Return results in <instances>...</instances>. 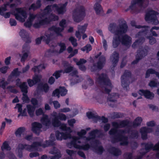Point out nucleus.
<instances>
[{
	"mask_svg": "<svg viewBox=\"0 0 159 159\" xmlns=\"http://www.w3.org/2000/svg\"><path fill=\"white\" fill-rule=\"evenodd\" d=\"M128 26L126 21L122 19L118 20L117 23H113L109 25V30L114 34L113 40V46L115 48L120 42L125 45L130 46L131 43L132 38L129 36L125 34L121 37V34L126 33Z\"/></svg>",
	"mask_w": 159,
	"mask_h": 159,
	"instance_id": "1",
	"label": "nucleus"
},
{
	"mask_svg": "<svg viewBox=\"0 0 159 159\" xmlns=\"http://www.w3.org/2000/svg\"><path fill=\"white\" fill-rule=\"evenodd\" d=\"M98 132V130H93L90 133L89 137H84V140L85 141V144L82 145H80L78 143H81V142L79 140L82 137L83 135L86 134V132L85 130L83 129L80 132H78L77 134L79 137H72L70 133L66 131L62 132V135L63 136V139L65 140L68 139H72L71 142L67 144V146L69 148H71L73 146L76 148L87 150L90 147V146L88 144V142L91 141L92 139H94Z\"/></svg>",
	"mask_w": 159,
	"mask_h": 159,
	"instance_id": "2",
	"label": "nucleus"
},
{
	"mask_svg": "<svg viewBox=\"0 0 159 159\" xmlns=\"http://www.w3.org/2000/svg\"><path fill=\"white\" fill-rule=\"evenodd\" d=\"M129 122L126 120H123L119 122H116L112 123V126L115 128H112L109 131V134L111 135H114V137L111 139L112 142H116L120 141V145L126 146L129 143L128 138L123 136L125 134V130L120 129L117 131L116 129L121 128L128 125Z\"/></svg>",
	"mask_w": 159,
	"mask_h": 159,
	"instance_id": "3",
	"label": "nucleus"
},
{
	"mask_svg": "<svg viewBox=\"0 0 159 159\" xmlns=\"http://www.w3.org/2000/svg\"><path fill=\"white\" fill-rule=\"evenodd\" d=\"M50 138L49 141H46V144L42 143L43 141L42 139L36 138L35 141L33 142L31 145L20 143L19 145L18 148L19 149H25L29 152H32L38 150V148L39 146L45 148L50 145H54L55 143L53 142L55 139L54 135L51 134Z\"/></svg>",
	"mask_w": 159,
	"mask_h": 159,
	"instance_id": "4",
	"label": "nucleus"
},
{
	"mask_svg": "<svg viewBox=\"0 0 159 159\" xmlns=\"http://www.w3.org/2000/svg\"><path fill=\"white\" fill-rule=\"evenodd\" d=\"M58 19L57 16L52 14V12L48 13L45 11V9L39 15V16L33 25L35 28L40 27L41 25L48 23L51 20H56Z\"/></svg>",
	"mask_w": 159,
	"mask_h": 159,
	"instance_id": "5",
	"label": "nucleus"
},
{
	"mask_svg": "<svg viewBox=\"0 0 159 159\" xmlns=\"http://www.w3.org/2000/svg\"><path fill=\"white\" fill-rule=\"evenodd\" d=\"M63 30V28L61 29L59 27L52 26L46 32L44 36H42L40 38H38L36 39V44H39L42 39L47 44H49L52 42L53 36L54 34L56 33L58 35H61V34L60 33Z\"/></svg>",
	"mask_w": 159,
	"mask_h": 159,
	"instance_id": "6",
	"label": "nucleus"
},
{
	"mask_svg": "<svg viewBox=\"0 0 159 159\" xmlns=\"http://www.w3.org/2000/svg\"><path fill=\"white\" fill-rule=\"evenodd\" d=\"M96 81L102 88L103 92L108 93L110 92L112 86L106 74H98L96 77Z\"/></svg>",
	"mask_w": 159,
	"mask_h": 159,
	"instance_id": "7",
	"label": "nucleus"
},
{
	"mask_svg": "<svg viewBox=\"0 0 159 159\" xmlns=\"http://www.w3.org/2000/svg\"><path fill=\"white\" fill-rule=\"evenodd\" d=\"M67 3L61 4L58 5L53 4L47 6L45 8V11L48 14L52 10H56L59 14H63L66 11Z\"/></svg>",
	"mask_w": 159,
	"mask_h": 159,
	"instance_id": "8",
	"label": "nucleus"
},
{
	"mask_svg": "<svg viewBox=\"0 0 159 159\" xmlns=\"http://www.w3.org/2000/svg\"><path fill=\"white\" fill-rule=\"evenodd\" d=\"M52 116L54 117L52 120V123L53 125L56 127H58L61 125V122L58 119L61 120H65L66 119V116L64 114L59 113L57 114L56 112H53Z\"/></svg>",
	"mask_w": 159,
	"mask_h": 159,
	"instance_id": "9",
	"label": "nucleus"
},
{
	"mask_svg": "<svg viewBox=\"0 0 159 159\" xmlns=\"http://www.w3.org/2000/svg\"><path fill=\"white\" fill-rule=\"evenodd\" d=\"M158 13L152 10H150L146 13L145 20L148 23H151L155 25L158 24V21L156 18V16Z\"/></svg>",
	"mask_w": 159,
	"mask_h": 159,
	"instance_id": "10",
	"label": "nucleus"
},
{
	"mask_svg": "<svg viewBox=\"0 0 159 159\" xmlns=\"http://www.w3.org/2000/svg\"><path fill=\"white\" fill-rule=\"evenodd\" d=\"M84 9L83 7L80 6L76 8L73 11V17L74 20L77 22L80 21L84 16Z\"/></svg>",
	"mask_w": 159,
	"mask_h": 159,
	"instance_id": "11",
	"label": "nucleus"
},
{
	"mask_svg": "<svg viewBox=\"0 0 159 159\" xmlns=\"http://www.w3.org/2000/svg\"><path fill=\"white\" fill-rule=\"evenodd\" d=\"M72 71L70 75L73 76L72 80H74V83H78L82 80V78L80 76H79L78 75V72L77 70L73 66H69L66 68L64 73H68Z\"/></svg>",
	"mask_w": 159,
	"mask_h": 159,
	"instance_id": "12",
	"label": "nucleus"
},
{
	"mask_svg": "<svg viewBox=\"0 0 159 159\" xmlns=\"http://www.w3.org/2000/svg\"><path fill=\"white\" fill-rule=\"evenodd\" d=\"M13 14L16 19L21 22H24L27 17L26 12L23 8H16Z\"/></svg>",
	"mask_w": 159,
	"mask_h": 159,
	"instance_id": "13",
	"label": "nucleus"
},
{
	"mask_svg": "<svg viewBox=\"0 0 159 159\" xmlns=\"http://www.w3.org/2000/svg\"><path fill=\"white\" fill-rule=\"evenodd\" d=\"M148 1V0H132L131 2L130 5L128 8L125 10V11L127 12L129 11L135 10L138 7H144V3Z\"/></svg>",
	"mask_w": 159,
	"mask_h": 159,
	"instance_id": "14",
	"label": "nucleus"
},
{
	"mask_svg": "<svg viewBox=\"0 0 159 159\" xmlns=\"http://www.w3.org/2000/svg\"><path fill=\"white\" fill-rule=\"evenodd\" d=\"M131 73L128 71H125L124 75L121 77V84L122 87L126 90L128 88V84L129 83V80L131 78Z\"/></svg>",
	"mask_w": 159,
	"mask_h": 159,
	"instance_id": "15",
	"label": "nucleus"
},
{
	"mask_svg": "<svg viewBox=\"0 0 159 159\" xmlns=\"http://www.w3.org/2000/svg\"><path fill=\"white\" fill-rule=\"evenodd\" d=\"M147 50L144 48L142 50H138V53L136 56V60L132 62L133 64L137 63L140 60L147 55Z\"/></svg>",
	"mask_w": 159,
	"mask_h": 159,
	"instance_id": "16",
	"label": "nucleus"
},
{
	"mask_svg": "<svg viewBox=\"0 0 159 159\" xmlns=\"http://www.w3.org/2000/svg\"><path fill=\"white\" fill-rule=\"evenodd\" d=\"M105 61V58L104 57L102 56L99 59L97 66L95 65H93L91 67L90 70L91 71H94L97 70L98 69H101L102 68L103 65Z\"/></svg>",
	"mask_w": 159,
	"mask_h": 159,
	"instance_id": "17",
	"label": "nucleus"
},
{
	"mask_svg": "<svg viewBox=\"0 0 159 159\" xmlns=\"http://www.w3.org/2000/svg\"><path fill=\"white\" fill-rule=\"evenodd\" d=\"M146 34H141L140 32H139L136 35V38L139 39L136 40L135 42L132 45V47L133 48H135L137 46L141 44L144 41V37H143V35H145Z\"/></svg>",
	"mask_w": 159,
	"mask_h": 159,
	"instance_id": "18",
	"label": "nucleus"
},
{
	"mask_svg": "<svg viewBox=\"0 0 159 159\" xmlns=\"http://www.w3.org/2000/svg\"><path fill=\"white\" fill-rule=\"evenodd\" d=\"M87 26L88 24H85L83 25H78V30L76 31L75 33V35L77 38L79 39H80L81 34L84 33Z\"/></svg>",
	"mask_w": 159,
	"mask_h": 159,
	"instance_id": "19",
	"label": "nucleus"
},
{
	"mask_svg": "<svg viewBox=\"0 0 159 159\" xmlns=\"http://www.w3.org/2000/svg\"><path fill=\"white\" fill-rule=\"evenodd\" d=\"M153 131L152 129L147 128L146 127H142L140 130L141 134V137L143 139H146L147 138V134L152 132Z\"/></svg>",
	"mask_w": 159,
	"mask_h": 159,
	"instance_id": "20",
	"label": "nucleus"
},
{
	"mask_svg": "<svg viewBox=\"0 0 159 159\" xmlns=\"http://www.w3.org/2000/svg\"><path fill=\"white\" fill-rule=\"evenodd\" d=\"M100 144V143L99 141L96 140L95 141L93 144L92 145L91 147L95 152L97 153L101 154L103 151V149Z\"/></svg>",
	"mask_w": 159,
	"mask_h": 159,
	"instance_id": "21",
	"label": "nucleus"
},
{
	"mask_svg": "<svg viewBox=\"0 0 159 159\" xmlns=\"http://www.w3.org/2000/svg\"><path fill=\"white\" fill-rule=\"evenodd\" d=\"M131 24L133 27H134L135 28L141 29L142 31L140 32L141 33V34H146V33H147L148 32V30L149 29V27L148 26H142L140 25H136L135 22L134 21L131 22Z\"/></svg>",
	"mask_w": 159,
	"mask_h": 159,
	"instance_id": "22",
	"label": "nucleus"
},
{
	"mask_svg": "<svg viewBox=\"0 0 159 159\" xmlns=\"http://www.w3.org/2000/svg\"><path fill=\"white\" fill-rule=\"evenodd\" d=\"M153 149L154 150H157L159 151V140L158 142L156 143L154 146L153 144L151 143H149L146 144L145 146V150L146 152L143 154V155L145 154V153L148 152L150 150Z\"/></svg>",
	"mask_w": 159,
	"mask_h": 159,
	"instance_id": "23",
	"label": "nucleus"
},
{
	"mask_svg": "<svg viewBox=\"0 0 159 159\" xmlns=\"http://www.w3.org/2000/svg\"><path fill=\"white\" fill-rule=\"evenodd\" d=\"M49 153L51 154L55 155L54 156L50 157V159H59L61 157L60 152L54 147H53L52 149L49 151Z\"/></svg>",
	"mask_w": 159,
	"mask_h": 159,
	"instance_id": "24",
	"label": "nucleus"
},
{
	"mask_svg": "<svg viewBox=\"0 0 159 159\" xmlns=\"http://www.w3.org/2000/svg\"><path fill=\"white\" fill-rule=\"evenodd\" d=\"M32 130L35 134H38L40 132L42 127V125L40 123L34 122L32 124Z\"/></svg>",
	"mask_w": 159,
	"mask_h": 159,
	"instance_id": "25",
	"label": "nucleus"
},
{
	"mask_svg": "<svg viewBox=\"0 0 159 159\" xmlns=\"http://www.w3.org/2000/svg\"><path fill=\"white\" fill-rule=\"evenodd\" d=\"M139 93L141 95H144L145 97L148 99H152L154 97V94L148 90H140Z\"/></svg>",
	"mask_w": 159,
	"mask_h": 159,
	"instance_id": "26",
	"label": "nucleus"
},
{
	"mask_svg": "<svg viewBox=\"0 0 159 159\" xmlns=\"http://www.w3.org/2000/svg\"><path fill=\"white\" fill-rule=\"evenodd\" d=\"M36 15L33 13L29 14V16L27 21L24 24V25L28 27H30L32 25V22L36 18Z\"/></svg>",
	"mask_w": 159,
	"mask_h": 159,
	"instance_id": "27",
	"label": "nucleus"
},
{
	"mask_svg": "<svg viewBox=\"0 0 159 159\" xmlns=\"http://www.w3.org/2000/svg\"><path fill=\"white\" fill-rule=\"evenodd\" d=\"M110 60L113 67L116 66L119 61V54L116 52H114L110 57Z\"/></svg>",
	"mask_w": 159,
	"mask_h": 159,
	"instance_id": "28",
	"label": "nucleus"
},
{
	"mask_svg": "<svg viewBox=\"0 0 159 159\" xmlns=\"http://www.w3.org/2000/svg\"><path fill=\"white\" fill-rule=\"evenodd\" d=\"M119 95L116 93H112L108 95L107 100L111 102H115L119 98Z\"/></svg>",
	"mask_w": 159,
	"mask_h": 159,
	"instance_id": "29",
	"label": "nucleus"
},
{
	"mask_svg": "<svg viewBox=\"0 0 159 159\" xmlns=\"http://www.w3.org/2000/svg\"><path fill=\"white\" fill-rule=\"evenodd\" d=\"M28 113L30 117H33L34 116V112L35 107L30 105H28L26 106Z\"/></svg>",
	"mask_w": 159,
	"mask_h": 159,
	"instance_id": "30",
	"label": "nucleus"
},
{
	"mask_svg": "<svg viewBox=\"0 0 159 159\" xmlns=\"http://www.w3.org/2000/svg\"><path fill=\"white\" fill-rule=\"evenodd\" d=\"M94 9L98 15H101L103 13V10L100 4L98 3H96L94 6Z\"/></svg>",
	"mask_w": 159,
	"mask_h": 159,
	"instance_id": "31",
	"label": "nucleus"
},
{
	"mask_svg": "<svg viewBox=\"0 0 159 159\" xmlns=\"http://www.w3.org/2000/svg\"><path fill=\"white\" fill-rule=\"evenodd\" d=\"M109 151L111 154L115 156H117L121 154V152L120 150L114 147L111 148Z\"/></svg>",
	"mask_w": 159,
	"mask_h": 159,
	"instance_id": "32",
	"label": "nucleus"
},
{
	"mask_svg": "<svg viewBox=\"0 0 159 159\" xmlns=\"http://www.w3.org/2000/svg\"><path fill=\"white\" fill-rule=\"evenodd\" d=\"M42 123L46 126H48L50 124V120L48 118L47 115H43L41 119Z\"/></svg>",
	"mask_w": 159,
	"mask_h": 159,
	"instance_id": "33",
	"label": "nucleus"
},
{
	"mask_svg": "<svg viewBox=\"0 0 159 159\" xmlns=\"http://www.w3.org/2000/svg\"><path fill=\"white\" fill-rule=\"evenodd\" d=\"M41 2L39 0H38L36 3L31 4L29 8V10L35 11L39 8L41 6Z\"/></svg>",
	"mask_w": 159,
	"mask_h": 159,
	"instance_id": "34",
	"label": "nucleus"
},
{
	"mask_svg": "<svg viewBox=\"0 0 159 159\" xmlns=\"http://www.w3.org/2000/svg\"><path fill=\"white\" fill-rule=\"evenodd\" d=\"M87 116L89 119H94V121L96 122L97 120L100 119V117L96 114H94L92 112H89L87 113Z\"/></svg>",
	"mask_w": 159,
	"mask_h": 159,
	"instance_id": "35",
	"label": "nucleus"
},
{
	"mask_svg": "<svg viewBox=\"0 0 159 159\" xmlns=\"http://www.w3.org/2000/svg\"><path fill=\"white\" fill-rule=\"evenodd\" d=\"M94 97L97 102L100 103H102L104 101V98L102 93L97 94Z\"/></svg>",
	"mask_w": 159,
	"mask_h": 159,
	"instance_id": "36",
	"label": "nucleus"
},
{
	"mask_svg": "<svg viewBox=\"0 0 159 159\" xmlns=\"http://www.w3.org/2000/svg\"><path fill=\"white\" fill-rule=\"evenodd\" d=\"M142 120L143 119L141 117H138L136 118L133 122V126L134 127H136L140 125Z\"/></svg>",
	"mask_w": 159,
	"mask_h": 159,
	"instance_id": "37",
	"label": "nucleus"
},
{
	"mask_svg": "<svg viewBox=\"0 0 159 159\" xmlns=\"http://www.w3.org/2000/svg\"><path fill=\"white\" fill-rule=\"evenodd\" d=\"M23 93H27L28 86L26 83L25 82H23L19 87Z\"/></svg>",
	"mask_w": 159,
	"mask_h": 159,
	"instance_id": "38",
	"label": "nucleus"
},
{
	"mask_svg": "<svg viewBox=\"0 0 159 159\" xmlns=\"http://www.w3.org/2000/svg\"><path fill=\"white\" fill-rule=\"evenodd\" d=\"M93 84V80L90 78H89L86 82L85 85H83V87L84 89H86L88 86H90Z\"/></svg>",
	"mask_w": 159,
	"mask_h": 159,
	"instance_id": "39",
	"label": "nucleus"
},
{
	"mask_svg": "<svg viewBox=\"0 0 159 159\" xmlns=\"http://www.w3.org/2000/svg\"><path fill=\"white\" fill-rule=\"evenodd\" d=\"M19 34L23 39L28 37L29 34L26 31L23 29L21 30L19 32Z\"/></svg>",
	"mask_w": 159,
	"mask_h": 159,
	"instance_id": "40",
	"label": "nucleus"
},
{
	"mask_svg": "<svg viewBox=\"0 0 159 159\" xmlns=\"http://www.w3.org/2000/svg\"><path fill=\"white\" fill-rule=\"evenodd\" d=\"M25 130V128L24 127H21L18 128L16 132V135L17 137H20L21 134Z\"/></svg>",
	"mask_w": 159,
	"mask_h": 159,
	"instance_id": "41",
	"label": "nucleus"
},
{
	"mask_svg": "<svg viewBox=\"0 0 159 159\" xmlns=\"http://www.w3.org/2000/svg\"><path fill=\"white\" fill-rule=\"evenodd\" d=\"M22 52L23 53L22 55L21 54H19V56L21 57V62H24L27 58L29 52Z\"/></svg>",
	"mask_w": 159,
	"mask_h": 159,
	"instance_id": "42",
	"label": "nucleus"
},
{
	"mask_svg": "<svg viewBox=\"0 0 159 159\" xmlns=\"http://www.w3.org/2000/svg\"><path fill=\"white\" fill-rule=\"evenodd\" d=\"M1 149L2 151L4 150H9L11 149V148L7 142H5L3 143Z\"/></svg>",
	"mask_w": 159,
	"mask_h": 159,
	"instance_id": "43",
	"label": "nucleus"
},
{
	"mask_svg": "<svg viewBox=\"0 0 159 159\" xmlns=\"http://www.w3.org/2000/svg\"><path fill=\"white\" fill-rule=\"evenodd\" d=\"M156 71L152 69H148L146 73L145 78H148L150 76V74H155Z\"/></svg>",
	"mask_w": 159,
	"mask_h": 159,
	"instance_id": "44",
	"label": "nucleus"
},
{
	"mask_svg": "<svg viewBox=\"0 0 159 159\" xmlns=\"http://www.w3.org/2000/svg\"><path fill=\"white\" fill-rule=\"evenodd\" d=\"M58 90L61 96L65 95L67 93V90L64 87H60Z\"/></svg>",
	"mask_w": 159,
	"mask_h": 159,
	"instance_id": "45",
	"label": "nucleus"
},
{
	"mask_svg": "<svg viewBox=\"0 0 159 159\" xmlns=\"http://www.w3.org/2000/svg\"><path fill=\"white\" fill-rule=\"evenodd\" d=\"M149 30H148V31L147 33V35H144L147 38H148L149 39V43L150 44H153L155 43L156 42V40L155 39L152 37H149L147 35L148 33L149 32Z\"/></svg>",
	"mask_w": 159,
	"mask_h": 159,
	"instance_id": "46",
	"label": "nucleus"
},
{
	"mask_svg": "<svg viewBox=\"0 0 159 159\" xmlns=\"http://www.w3.org/2000/svg\"><path fill=\"white\" fill-rule=\"evenodd\" d=\"M63 72L62 70L56 71L53 74L52 76H55L56 79H58L60 77L61 73Z\"/></svg>",
	"mask_w": 159,
	"mask_h": 159,
	"instance_id": "47",
	"label": "nucleus"
},
{
	"mask_svg": "<svg viewBox=\"0 0 159 159\" xmlns=\"http://www.w3.org/2000/svg\"><path fill=\"white\" fill-rule=\"evenodd\" d=\"M42 76L40 75H35L33 78V80L35 83L39 82L42 78Z\"/></svg>",
	"mask_w": 159,
	"mask_h": 159,
	"instance_id": "48",
	"label": "nucleus"
},
{
	"mask_svg": "<svg viewBox=\"0 0 159 159\" xmlns=\"http://www.w3.org/2000/svg\"><path fill=\"white\" fill-rule=\"evenodd\" d=\"M69 40L70 41L72 45L74 47H76L77 45V43L76 42V39L73 37H71L69 38Z\"/></svg>",
	"mask_w": 159,
	"mask_h": 159,
	"instance_id": "49",
	"label": "nucleus"
},
{
	"mask_svg": "<svg viewBox=\"0 0 159 159\" xmlns=\"http://www.w3.org/2000/svg\"><path fill=\"white\" fill-rule=\"evenodd\" d=\"M91 49V46L90 44H88L85 47L81 48L82 51H86L87 53H88Z\"/></svg>",
	"mask_w": 159,
	"mask_h": 159,
	"instance_id": "50",
	"label": "nucleus"
},
{
	"mask_svg": "<svg viewBox=\"0 0 159 159\" xmlns=\"http://www.w3.org/2000/svg\"><path fill=\"white\" fill-rule=\"evenodd\" d=\"M30 47L27 43H25L23 46L22 52H29Z\"/></svg>",
	"mask_w": 159,
	"mask_h": 159,
	"instance_id": "51",
	"label": "nucleus"
},
{
	"mask_svg": "<svg viewBox=\"0 0 159 159\" xmlns=\"http://www.w3.org/2000/svg\"><path fill=\"white\" fill-rule=\"evenodd\" d=\"M8 84V82L7 81H5L3 79L0 82V87L3 89H5Z\"/></svg>",
	"mask_w": 159,
	"mask_h": 159,
	"instance_id": "52",
	"label": "nucleus"
},
{
	"mask_svg": "<svg viewBox=\"0 0 159 159\" xmlns=\"http://www.w3.org/2000/svg\"><path fill=\"white\" fill-rule=\"evenodd\" d=\"M56 137L57 139L61 140L63 139L62 132L60 133L58 131H57L56 134Z\"/></svg>",
	"mask_w": 159,
	"mask_h": 159,
	"instance_id": "53",
	"label": "nucleus"
},
{
	"mask_svg": "<svg viewBox=\"0 0 159 159\" xmlns=\"http://www.w3.org/2000/svg\"><path fill=\"white\" fill-rule=\"evenodd\" d=\"M9 5V4L7 3L4 5L3 7L0 8V14L1 15H3V12L7 10V7Z\"/></svg>",
	"mask_w": 159,
	"mask_h": 159,
	"instance_id": "54",
	"label": "nucleus"
},
{
	"mask_svg": "<svg viewBox=\"0 0 159 159\" xmlns=\"http://www.w3.org/2000/svg\"><path fill=\"white\" fill-rule=\"evenodd\" d=\"M35 113L36 116H39L43 114V110L41 108H39L36 110Z\"/></svg>",
	"mask_w": 159,
	"mask_h": 159,
	"instance_id": "55",
	"label": "nucleus"
},
{
	"mask_svg": "<svg viewBox=\"0 0 159 159\" xmlns=\"http://www.w3.org/2000/svg\"><path fill=\"white\" fill-rule=\"evenodd\" d=\"M59 45L60 47L59 52L61 53L65 50L66 49V46L65 44L63 43H59Z\"/></svg>",
	"mask_w": 159,
	"mask_h": 159,
	"instance_id": "56",
	"label": "nucleus"
},
{
	"mask_svg": "<svg viewBox=\"0 0 159 159\" xmlns=\"http://www.w3.org/2000/svg\"><path fill=\"white\" fill-rule=\"evenodd\" d=\"M123 116L122 114L119 113L114 112L113 113V117L114 118H120L122 117Z\"/></svg>",
	"mask_w": 159,
	"mask_h": 159,
	"instance_id": "57",
	"label": "nucleus"
},
{
	"mask_svg": "<svg viewBox=\"0 0 159 159\" xmlns=\"http://www.w3.org/2000/svg\"><path fill=\"white\" fill-rule=\"evenodd\" d=\"M60 94L58 89H56L53 92L52 96H57L58 98H59L60 97Z\"/></svg>",
	"mask_w": 159,
	"mask_h": 159,
	"instance_id": "58",
	"label": "nucleus"
},
{
	"mask_svg": "<svg viewBox=\"0 0 159 159\" xmlns=\"http://www.w3.org/2000/svg\"><path fill=\"white\" fill-rule=\"evenodd\" d=\"M8 68V66H3L0 68V71L2 73H5L7 72V71Z\"/></svg>",
	"mask_w": 159,
	"mask_h": 159,
	"instance_id": "59",
	"label": "nucleus"
},
{
	"mask_svg": "<svg viewBox=\"0 0 159 159\" xmlns=\"http://www.w3.org/2000/svg\"><path fill=\"white\" fill-rule=\"evenodd\" d=\"M66 151L67 154L70 156H71L75 154V152L73 150L67 149Z\"/></svg>",
	"mask_w": 159,
	"mask_h": 159,
	"instance_id": "60",
	"label": "nucleus"
},
{
	"mask_svg": "<svg viewBox=\"0 0 159 159\" xmlns=\"http://www.w3.org/2000/svg\"><path fill=\"white\" fill-rule=\"evenodd\" d=\"M32 135L31 134H27L24 137V139L28 141H30L32 139Z\"/></svg>",
	"mask_w": 159,
	"mask_h": 159,
	"instance_id": "61",
	"label": "nucleus"
},
{
	"mask_svg": "<svg viewBox=\"0 0 159 159\" xmlns=\"http://www.w3.org/2000/svg\"><path fill=\"white\" fill-rule=\"evenodd\" d=\"M146 125L149 127H153L155 125V123L154 121L152 120L147 122Z\"/></svg>",
	"mask_w": 159,
	"mask_h": 159,
	"instance_id": "62",
	"label": "nucleus"
},
{
	"mask_svg": "<svg viewBox=\"0 0 159 159\" xmlns=\"http://www.w3.org/2000/svg\"><path fill=\"white\" fill-rule=\"evenodd\" d=\"M86 62V60L84 59H80L79 61L76 62V64L78 65H82V64L85 63Z\"/></svg>",
	"mask_w": 159,
	"mask_h": 159,
	"instance_id": "63",
	"label": "nucleus"
},
{
	"mask_svg": "<svg viewBox=\"0 0 159 159\" xmlns=\"http://www.w3.org/2000/svg\"><path fill=\"white\" fill-rule=\"evenodd\" d=\"M32 70L35 73H36V72H39L40 71L42 70V68L39 69L38 66H35L32 69Z\"/></svg>",
	"mask_w": 159,
	"mask_h": 159,
	"instance_id": "64",
	"label": "nucleus"
}]
</instances>
